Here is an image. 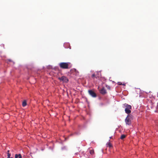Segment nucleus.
Segmentation results:
<instances>
[{
  "label": "nucleus",
  "mask_w": 158,
  "mask_h": 158,
  "mask_svg": "<svg viewBox=\"0 0 158 158\" xmlns=\"http://www.w3.org/2000/svg\"><path fill=\"white\" fill-rule=\"evenodd\" d=\"M75 154H77V153H76Z\"/></svg>",
  "instance_id": "obj_19"
},
{
  "label": "nucleus",
  "mask_w": 158,
  "mask_h": 158,
  "mask_svg": "<svg viewBox=\"0 0 158 158\" xmlns=\"http://www.w3.org/2000/svg\"><path fill=\"white\" fill-rule=\"evenodd\" d=\"M59 65L60 68L62 69H69L72 67L70 62H61Z\"/></svg>",
  "instance_id": "obj_1"
},
{
  "label": "nucleus",
  "mask_w": 158,
  "mask_h": 158,
  "mask_svg": "<svg viewBox=\"0 0 158 158\" xmlns=\"http://www.w3.org/2000/svg\"><path fill=\"white\" fill-rule=\"evenodd\" d=\"M89 153L91 155H93L94 154V151L93 150H90Z\"/></svg>",
  "instance_id": "obj_9"
},
{
  "label": "nucleus",
  "mask_w": 158,
  "mask_h": 158,
  "mask_svg": "<svg viewBox=\"0 0 158 158\" xmlns=\"http://www.w3.org/2000/svg\"><path fill=\"white\" fill-rule=\"evenodd\" d=\"M106 87L109 90H110V87L109 85H106Z\"/></svg>",
  "instance_id": "obj_12"
},
{
  "label": "nucleus",
  "mask_w": 158,
  "mask_h": 158,
  "mask_svg": "<svg viewBox=\"0 0 158 158\" xmlns=\"http://www.w3.org/2000/svg\"><path fill=\"white\" fill-rule=\"evenodd\" d=\"M124 106L125 107V111L126 113L129 114L131 113V106L126 103L124 104Z\"/></svg>",
  "instance_id": "obj_3"
},
{
  "label": "nucleus",
  "mask_w": 158,
  "mask_h": 158,
  "mask_svg": "<svg viewBox=\"0 0 158 158\" xmlns=\"http://www.w3.org/2000/svg\"><path fill=\"white\" fill-rule=\"evenodd\" d=\"M18 154H16L15 155V158H18Z\"/></svg>",
  "instance_id": "obj_15"
},
{
  "label": "nucleus",
  "mask_w": 158,
  "mask_h": 158,
  "mask_svg": "<svg viewBox=\"0 0 158 158\" xmlns=\"http://www.w3.org/2000/svg\"><path fill=\"white\" fill-rule=\"evenodd\" d=\"M18 157L19 158H22V156L21 154H18Z\"/></svg>",
  "instance_id": "obj_14"
},
{
  "label": "nucleus",
  "mask_w": 158,
  "mask_h": 158,
  "mask_svg": "<svg viewBox=\"0 0 158 158\" xmlns=\"http://www.w3.org/2000/svg\"><path fill=\"white\" fill-rule=\"evenodd\" d=\"M7 158H10V153H7Z\"/></svg>",
  "instance_id": "obj_13"
},
{
  "label": "nucleus",
  "mask_w": 158,
  "mask_h": 158,
  "mask_svg": "<svg viewBox=\"0 0 158 158\" xmlns=\"http://www.w3.org/2000/svg\"><path fill=\"white\" fill-rule=\"evenodd\" d=\"M59 79L60 80L64 83H67L68 81V80L67 78L64 76H63L60 77H59Z\"/></svg>",
  "instance_id": "obj_5"
},
{
  "label": "nucleus",
  "mask_w": 158,
  "mask_h": 158,
  "mask_svg": "<svg viewBox=\"0 0 158 158\" xmlns=\"http://www.w3.org/2000/svg\"><path fill=\"white\" fill-rule=\"evenodd\" d=\"M118 85H122V83H121L120 82L118 83Z\"/></svg>",
  "instance_id": "obj_16"
},
{
  "label": "nucleus",
  "mask_w": 158,
  "mask_h": 158,
  "mask_svg": "<svg viewBox=\"0 0 158 158\" xmlns=\"http://www.w3.org/2000/svg\"><path fill=\"white\" fill-rule=\"evenodd\" d=\"M132 120V115H128L125 120L126 124L128 125H130L131 123V121Z\"/></svg>",
  "instance_id": "obj_2"
},
{
  "label": "nucleus",
  "mask_w": 158,
  "mask_h": 158,
  "mask_svg": "<svg viewBox=\"0 0 158 158\" xmlns=\"http://www.w3.org/2000/svg\"><path fill=\"white\" fill-rule=\"evenodd\" d=\"M100 93L103 94L104 95L106 93V91L104 88L103 87L100 90Z\"/></svg>",
  "instance_id": "obj_6"
},
{
  "label": "nucleus",
  "mask_w": 158,
  "mask_h": 158,
  "mask_svg": "<svg viewBox=\"0 0 158 158\" xmlns=\"http://www.w3.org/2000/svg\"><path fill=\"white\" fill-rule=\"evenodd\" d=\"M111 137H110V139H111Z\"/></svg>",
  "instance_id": "obj_18"
},
{
  "label": "nucleus",
  "mask_w": 158,
  "mask_h": 158,
  "mask_svg": "<svg viewBox=\"0 0 158 158\" xmlns=\"http://www.w3.org/2000/svg\"><path fill=\"white\" fill-rule=\"evenodd\" d=\"M126 137V136L125 135H121L120 137V139H123L124 138H125Z\"/></svg>",
  "instance_id": "obj_10"
},
{
  "label": "nucleus",
  "mask_w": 158,
  "mask_h": 158,
  "mask_svg": "<svg viewBox=\"0 0 158 158\" xmlns=\"http://www.w3.org/2000/svg\"><path fill=\"white\" fill-rule=\"evenodd\" d=\"M107 146L109 147L110 148H111L112 147V144L110 142L107 143Z\"/></svg>",
  "instance_id": "obj_11"
},
{
  "label": "nucleus",
  "mask_w": 158,
  "mask_h": 158,
  "mask_svg": "<svg viewBox=\"0 0 158 158\" xmlns=\"http://www.w3.org/2000/svg\"><path fill=\"white\" fill-rule=\"evenodd\" d=\"M27 102L26 100H24L23 102L22 105L23 107H25L27 105Z\"/></svg>",
  "instance_id": "obj_7"
},
{
  "label": "nucleus",
  "mask_w": 158,
  "mask_h": 158,
  "mask_svg": "<svg viewBox=\"0 0 158 158\" xmlns=\"http://www.w3.org/2000/svg\"><path fill=\"white\" fill-rule=\"evenodd\" d=\"M92 77L93 79H94V78H97L98 77L97 76V75H95L94 73L92 75Z\"/></svg>",
  "instance_id": "obj_8"
},
{
  "label": "nucleus",
  "mask_w": 158,
  "mask_h": 158,
  "mask_svg": "<svg viewBox=\"0 0 158 158\" xmlns=\"http://www.w3.org/2000/svg\"><path fill=\"white\" fill-rule=\"evenodd\" d=\"M88 92L89 95H90L92 97L94 98H95L97 97V95L92 90H89Z\"/></svg>",
  "instance_id": "obj_4"
},
{
  "label": "nucleus",
  "mask_w": 158,
  "mask_h": 158,
  "mask_svg": "<svg viewBox=\"0 0 158 158\" xmlns=\"http://www.w3.org/2000/svg\"><path fill=\"white\" fill-rule=\"evenodd\" d=\"M10 158H13L12 157H11Z\"/></svg>",
  "instance_id": "obj_20"
},
{
  "label": "nucleus",
  "mask_w": 158,
  "mask_h": 158,
  "mask_svg": "<svg viewBox=\"0 0 158 158\" xmlns=\"http://www.w3.org/2000/svg\"><path fill=\"white\" fill-rule=\"evenodd\" d=\"M9 150H8L7 152V153H9Z\"/></svg>",
  "instance_id": "obj_17"
}]
</instances>
